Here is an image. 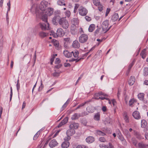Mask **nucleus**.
<instances>
[{"instance_id":"6e6552de","label":"nucleus","mask_w":148,"mask_h":148,"mask_svg":"<svg viewBox=\"0 0 148 148\" xmlns=\"http://www.w3.org/2000/svg\"><path fill=\"white\" fill-rule=\"evenodd\" d=\"M88 39V36L85 34H82L79 37V41L81 43H84L86 42Z\"/></svg>"},{"instance_id":"c03bdc74","label":"nucleus","mask_w":148,"mask_h":148,"mask_svg":"<svg viewBox=\"0 0 148 148\" xmlns=\"http://www.w3.org/2000/svg\"><path fill=\"white\" fill-rule=\"evenodd\" d=\"M135 62V60H134L129 65L128 68V71H129L131 69L132 67L134 65V63Z\"/></svg>"},{"instance_id":"bb28decb","label":"nucleus","mask_w":148,"mask_h":148,"mask_svg":"<svg viewBox=\"0 0 148 148\" xmlns=\"http://www.w3.org/2000/svg\"><path fill=\"white\" fill-rule=\"evenodd\" d=\"M140 55L141 56L142 58L144 59L146 56V49H143L140 53Z\"/></svg>"},{"instance_id":"cd10ccee","label":"nucleus","mask_w":148,"mask_h":148,"mask_svg":"<svg viewBox=\"0 0 148 148\" xmlns=\"http://www.w3.org/2000/svg\"><path fill=\"white\" fill-rule=\"evenodd\" d=\"M118 18V14L117 13H115L112 16L111 19L113 21H115L117 20Z\"/></svg>"},{"instance_id":"72a5a7b5","label":"nucleus","mask_w":148,"mask_h":148,"mask_svg":"<svg viewBox=\"0 0 148 148\" xmlns=\"http://www.w3.org/2000/svg\"><path fill=\"white\" fill-rule=\"evenodd\" d=\"M73 54L74 57L75 58H78L79 52L78 51L75 50L73 51H72L71 52Z\"/></svg>"},{"instance_id":"a878e982","label":"nucleus","mask_w":148,"mask_h":148,"mask_svg":"<svg viewBox=\"0 0 148 148\" xmlns=\"http://www.w3.org/2000/svg\"><path fill=\"white\" fill-rule=\"evenodd\" d=\"M130 141L129 142H131L132 143H133V144L136 147V146L137 145V141L136 139V138L134 137H132L130 139Z\"/></svg>"},{"instance_id":"c85d7f7f","label":"nucleus","mask_w":148,"mask_h":148,"mask_svg":"<svg viewBox=\"0 0 148 148\" xmlns=\"http://www.w3.org/2000/svg\"><path fill=\"white\" fill-rule=\"evenodd\" d=\"M48 34L47 33L43 32H40L39 33V36L42 38H44L47 36Z\"/></svg>"},{"instance_id":"4c0bfd02","label":"nucleus","mask_w":148,"mask_h":148,"mask_svg":"<svg viewBox=\"0 0 148 148\" xmlns=\"http://www.w3.org/2000/svg\"><path fill=\"white\" fill-rule=\"evenodd\" d=\"M124 119L126 122L128 123L129 122V118L128 116L127 115L126 113H124Z\"/></svg>"},{"instance_id":"de8ad7c7","label":"nucleus","mask_w":148,"mask_h":148,"mask_svg":"<svg viewBox=\"0 0 148 148\" xmlns=\"http://www.w3.org/2000/svg\"><path fill=\"white\" fill-rule=\"evenodd\" d=\"M68 117H66L64 118L62 121V123L63 124H65L68 121Z\"/></svg>"},{"instance_id":"9b49d317","label":"nucleus","mask_w":148,"mask_h":148,"mask_svg":"<svg viewBox=\"0 0 148 148\" xmlns=\"http://www.w3.org/2000/svg\"><path fill=\"white\" fill-rule=\"evenodd\" d=\"M144 96L145 94L143 93H140L138 95V98L139 100L146 103H147V101L144 99Z\"/></svg>"},{"instance_id":"f3484780","label":"nucleus","mask_w":148,"mask_h":148,"mask_svg":"<svg viewBox=\"0 0 148 148\" xmlns=\"http://www.w3.org/2000/svg\"><path fill=\"white\" fill-rule=\"evenodd\" d=\"M78 123H73L70 124L69 127V128H71L75 130L77 129L78 127Z\"/></svg>"},{"instance_id":"ddd939ff","label":"nucleus","mask_w":148,"mask_h":148,"mask_svg":"<svg viewBox=\"0 0 148 148\" xmlns=\"http://www.w3.org/2000/svg\"><path fill=\"white\" fill-rule=\"evenodd\" d=\"M132 116L136 119H139L141 118L139 112L137 111H135L133 112Z\"/></svg>"},{"instance_id":"13d9d810","label":"nucleus","mask_w":148,"mask_h":148,"mask_svg":"<svg viewBox=\"0 0 148 148\" xmlns=\"http://www.w3.org/2000/svg\"><path fill=\"white\" fill-rule=\"evenodd\" d=\"M99 140L101 142H104L106 141L105 138L103 137H101L99 138Z\"/></svg>"},{"instance_id":"c9c22d12","label":"nucleus","mask_w":148,"mask_h":148,"mask_svg":"<svg viewBox=\"0 0 148 148\" xmlns=\"http://www.w3.org/2000/svg\"><path fill=\"white\" fill-rule=\"evenodd\" d=\"M58 4V5H65L66 4L64 3V0H59L57 2Z\"/></svg>"},{"instance_id":"f704fd0d","label":"nucleus","mask_w":148,"mask_h":148,"mask_svg":"<svg viewBox=\"0 0 148 148\" xmlns=\"http://www.w3.org/2000/svg\"><path fill=\"white\" fill-rule=\"evenodd\" d=\"M72 23L73 25H77L78 23V20L77 18H73L71 20Z\"/></svg>"},{"instance_id":"2eb2a0df","label":"nucleus","mask_w":148,"mask_h":148,"mask_svg":"<svg viewBox=\"0 0 148 148\" xmlns=\"http://www.w3.org/2000/svg\"><path fill=\"white\" fill-rule=\"evenodd\" d=\"M45 12V11L44 12L43 11V13H42V15L40 16L39 17L37 16L36 15V16L38 18H40L42 16L41 19L42 21L45 23L47 22V15L46 14H44Z\"/></svg>"},{"instance_id":"f03ea898","label":"nucleus","mask_w":148,"mask_h":148,"mask_svg":"<svg viewBox=\"0 0 148 148\" xmlns=\"http://www.w3.org/2000/svg\"><path fill=\"white\" fill-rule=\"evenodd\" d=\"M59 24L64 29H67L69 25L68 21L64 18L61 20Z\"/></svg>"},{"instance_id":"f8f14e48","label":"nucleus","mask_w":148,"mask_h":148,"mask_svg":"<svg viewBox=\"0 0 148 148\" xmlns=\"http://www.w3.org/2000/svg\"><path fill=\"white\" fill-rule=\"evenodd\" d=\"M27 33L29 37L30 38L33 37L34 33V29L32 28H29L27 29Z\"/></svg>"},{"instance_id":"1a4fd4ad","label":"nucleus","mask_w":148,"mask_h":148,"mask_svg":"<svg viewBox=\"0 0 148 148\" xmlns=\"http://www.w3.org/2000/svg\"><path fill=\"white\" fill-rule=\"evenodd\" d=\"M62 19V18H61L59 15H55L53 18V23L54 25H57L58 24V23H60V21Z\"/></svg>"},{"instance_id":"3c124183","label":"nucleus","mask_w":148,"mask_h":148,"mask_svg":"<svg viewBox=\"0 0 148 148\" xmlns=\"http://www.w3.org/2000/svg\"><path fill=\"white\" fill-rule=\"evenodd\" d=\"M79 4H75L74 7V12L75 13L78 8L79 9Z\"/></svg>"},{"instance_id":"0eeeda50","label":"nucleus","mask_w":148,"mask_h":148,"mask_svg":"<svg viewBox=\"0 0 148 148\" xmlns=\"http://www.w3.org/2000/svg\"><path fill=\"white\" fill-rule=\"evenodd\" d=\"M39 25L42 30H48L49 29V24L48 22L40 23Z\"/></svg>"},{"instance_id":"4d7b16f0","label":"nucleus","mask_w":148,"mask_h":148,"mask_svg":"<svg viewBox=\"0 0 148 148\" xmlns=\"http://www.w3.org/2000/svg\"><path fill=\"white\" fill-rule=\"evenodd\" d=\"M98 9L99 11L100 12L102 11V10L103 9V6L102 5H101L100 4L99 5H98Z\"/></svg>"},{"instance_id":"7ed1b4c3","label":"nucleus","mask_w":148,"mask_h":148,"mask_svg":"<svg viewBox=\"0 0 148 148\" xmlns=\"http://www.w3.org/2000/svg\"><path fill=\"white\" fill-rule=\"evenodd\" d=\"M88 12V10L85 8L79 5L78 13L80 15L82 16H86Z\"/></svg>"},{"instance_id":"0e129e2a","label":"nucleus","mask_w":148,"mask_h":148,"mask_svg":"<svg viewBox=\"0 0 148 148\" xmlns=\"http://www.w3.org/2000/svg\"><path fill=\"white\" fill-rule=\"evenodd\" d=\"M61 12L60 10H56L55 12V14L56 15H59L60 14Z\"/></svg>"},{"instance_id":"052dcab7","label":"nucleus","mask_w":148,"mask_h":148,"mask_svg":"<svg viewBox=\"0 0 148 148\" xmlns=\"http://www.w3.org/2000/svg\"><path fill=\"white\" fill-rule=\"evenodd\" d=\"M56 34V33L54 31H51V32L50 35L53 36L55 38H57V37H55V36Z\"/></svg>"},{"instance_id":"49530a36","label":"nucleus","mask_w":148,"mask_h":148,"mask_svg":"<svg viewBox=\"0 0 148 148\" xmlns=\"http://www.w3.org/2000/svg\"><path fill=\"white\" fill-rule=\"evenodd\" d=\"M96 133L97 134L100 136H104L105 135V134L103 132L99 130H97Z\"/></svg>"},{"instance_id":"20e7f679","label":"nucleus","mask_w":148,"mask_h":148,"mask_svg":"<svg viewBox=\"0 0 148 148\" xmlns=\"http://www.w3.org/2000/svg\"><path fill=\"white\" fill-rule=\"evenodd\" d=\"M109 24V21L108 20H106L104 21L102 23L101 25L102 27V28L103 30V31H105L104 33L106 32L110 28L111 26L108 28Z\"/></svg>"},{"instance_id":"ea45409f","label":"nucleus","mask_w":148,"mask_h":148,"mask_svg":"<svg viewBox=\"0 0 148 148\" xmlns=\"http://www.w3.org/2000/svg\"><path fill=\"white\" fill-rule=\"evenodd\" d=\"M69 101L70 100L69 99L67 100L64 103V104L62 106V110H64V109L66 107L67 105L69 103Z\"/></svg>"},{"instance_id":"338daca9","label":"nucleus","mask_w":148,"mask_h":148,"mask_svg":"<svg viewBox=\"0 0 148 148\" xmlns=\"http://www.w3.org/2000/svg\"><path fill=\"white\" fill-rule=\"evenodd\" d=\"M55 62L56 64H58L60 63V59L58 58H56Z\"/></svg>"},{"instance_id":"680f3d73","label":"nucleus","mask_w":148,"mask_h":148,"mask_svg":"<svg viewBox=\"0 0 148 148\" xmlns=\"http://www.w3.org/2000/svg\"><path fill=\"white\" fill-rule=\"evenodd\" d=\"M43 87V85L42 83V81H41V85L40 86L39 88V90H41L42 88Z\"/></svg>"},{"instance_id":"79ce46f5","label":"nucleus","mask_w":148,"mask_h":148,"mask_svg":"<svg viewBox=\"0 0 148 148\" xmlns=\"http://www.w3.org/2000/svg\"><path fill=\"white\" fill-rule=\"evenodd\" d=\"M82 59V58H79V59H78V58H77L76 59H75L74 58L71 59H69V62H73L74 61H75V62H77L80 61V60H81Z\"/></svg>"},{"instance_id":"b1692460","label":"nucleus","mask_w":148,"mask_h":148,"mask_svg":"<svg viewBox=\"0 0 148 148\" xmlns=\"http://www.w3.org/2000/svg\"><path fill=\"white\" fill-rule=\"evenodd\" d=\"M134 135L136 136L137 139L139 140H141L144 138L143 136H142L141 134H140L139 132L134 131Z\"/></svg>"},{"instance_id":"774afa93","label":"nucleus","mask_w":148,"mask_h":148,"mask_svg":"<svg viewBox=\"0 0 148 148\" xmlns=\"http://www.w3.org/2000/svg\"><path fill=\"white\" fill-rule=\"evenodd\" d=\"M85 18L86 20L88 21H89L91 20V18L88 16H86Z\"/></svg>"},{"instance_id":"6e6d98bb","label":"nucleus","mask_w":148,"mask_h":148,"mask_svg":"<svg viewBox=\"0 0 148 148\" xmlns=\"http://www.w3.org/2000/svg\"><path fill=\"white\" fill-rule=\"evenodd\" d=\"M12 87H10V101L12 99Z\"/></svg>"},{"instance_id":"603ef678","label":"nucleus","mask_w":148,"mask_h":148,"mask_svg":"<svg viewBox=\"0 0 148 148\" xmlns=\"http://www.w3.org/2000/svg\"><path fill=\"white\" fill-rule=\"evenodd\" d=\"M76 148H88V147L84 145H78L77 146Z\"/></svg>"},{"instance_id":"9d476101","label":"nucleus","mask_w":148,"mask_h":148,"mask_svg":"<svg viewBox=\"0 0 148 148\" xmlns=\"http://www.w3.org/2000/svg\"><path fill=\"white\" fill-rule=\"evenodd\" d=\"M65 34V32L63 29L61 28H58L56 32V34L55 36V37H61L63 36Z\"/></svg>"},{"instance_id":"423d86ee","label":"nucleus","mask_w":148,"mask_h":148,"mask_svg":"<svg viewBox=\"0 0 148 148\" xmlns=\"http://www.w3.org/2000/svg\"><path fill=\"white\" fill-rule=\"evenodd\" d=\"M123 132L127 141L130 142V139L132 138V135L129 131L126 129H124L123 130Z\"/></svg>"},{"instance_id":"58836bf2","label":"nucleus","mask_w":148,"mask_h":148,"mask_svg":"<svg viewBox=\"0 0 148 148\" xmlns=\"http://www.w3.org/2000/svg\"><path fill=\"white\" fill-rule=\"evenodd\" d=\"M69 101L70 100L69 99L67 100L64 103V104L62 106V110H64V109L66 107L67 105L69 103Z\"/></svg>"},{"instance_id":"a211bd4d","label":"nucleus","mask_w":148,"mask_h":148,"mask_svg":"<svg viewBox=\"0 0 148 148\" xmlns=\"http://www.w3.org/2000/svg\"><path fill=\"white\" fill-rule=\"evenodd\" d=\"M75 133V130L71 128H70L66 131L67 135H69V136H72Z\"/></svg>"},{"instance_id":"7c9ffc66","label":"nucleus","mask_w":148,"mask_h":148,"mask_svg":"<svg viewBox=\"0 0 148 148\" xmlns=\"http://www.w3.org/2000/svg\"><path fill=\"white\" fill-rule=\"evenodd\" d=\"M86 110L90 113H92L94 112V110L93 107L91 106H89L86 108Z\"/></svg>"},{"instance_id":"a19ab883","label":"nucleus","mask_w":148,"mask_h":148,"mask_svg":"<svg viewBox=\"0 0 148 148\" xmlns=\"http://www.w3.org/2000/svg\"><path fill=\"white\" fill-rule=\"evenodd\" d=\"M93 3L96 6L99 5L100 4L99 0H93Z\"/></svg>"},{"instance_id":"c756f323","label":"nucleus","mask_w":148,"mask_h":148,"mask_svg":"<svg viewBox=\"0 0 148 148\" xmlns=\"http://www.w3.org/2000/svg\"><path fill=\"white\" fill-rule=\"evenodd\" d=\"M63 54L67 58L71 57L72 56L71 53L67 51H63Z\"/></svg>"},{"instance_id":"473e14b6","label":"nucleus","mask_w":148,"mask_h":148,"mask_svg":"<svg viewBox=\"0 0 148 148\" xmlns=\"http://www.w3.org/2000/svg\"><path fill=\"white\" fill-rule=\"evenodd\" d=\"M147 125V122L145 120H142L141 121V127L143 128H145Z\"/></svg>"},{"instance_id":"dca6fc26","label":"nucleus","mask_w":148,"mask_h":148,"mask_svg":"<svg viewBox=\"0 0 148 148\" xmlns=\"http://www.w3.org/2000/svg\"><path fill=\"white\" fill-rule=\"evenodd\" d=\"M58 143L55 139L51 140L49 143V146L50 147L53 148L56 146Z\"/></svg>"},{"instance_id":"5fc2aeb1","label":"nucleus","mask_w":148,"mask_h":148,"mask_svg":"<svg viewBox=\"0 0 148 148\" xmlns=\"http://www.w3.org/2000/svg\"><path fill=\"white\" fill-rule=\"evenodd\" d=\"M99 147L100 148H108V146L103 144H100L99 145Z\"/></svg>"},{"instance_id":"e2e57ef3","label":"nucleus","mask_w":148,"mask_h":148,"mask_svg":"<svg viewBox=\"0 0 148 148\" xmlns=\"http://www.w3.org/2000/svg\"><path fill=\"white\" fill-rule=\"evenodd\" d=\"M110 8H107V10H106V14H105V16H107L108 14L109 13L110 11Z\"/></svg>"},{"instance_id":"8fccbe9b","label":"nucleus","mask_w":148,"mask_h":148,"mask_svg":"<svg viewBox=\"0 0 148 148\" xmlns=\"http://www.w3.org/2000/svg\"><path fill=\"white\" fill-rule=\"evenodd\" d=\"M76 27L75 25H73L71 26V32L72 33H73L74 32V31L75 30Z\"/></svg>"},{"instance_id":"4be33fe9","label":"nucleus","mask_w":148,"mask_h":148,"mask_svg":"<svg viewBox=\"0 0 148 148\" xmlns=\"http://www.w3.org/2000/svg\"><path fill=\"white\" fill-rule=\"evenodd\" d=\"M135 80V78L134 76H132L130 78L128 81V84L130 85H133L134 83Z\"/></svg>"},{"instance_id":"69168bd1","label":"nucleus","mask_w":148,"mask_h":148,"mask_svg":"<svg viewBox=\"0 0 148 148\" xmlns=\"http://www.w3.org/2000/svg\"><path fill=\"white\" fill-rule=\"evenodd\" d=\"M67 135V137H65L64 138V140H67V141H68V140H69L71 139V138L70 137V136H69V135Z\"/></svg>"},{"instance_id":"e433bc0d","label":"nucleus","mask_w":148,"mask_h":148,"mask_svg":"<svg viewBox=\"0 0 148 148\" xmlns=\"http://www.w3.org/2000/svg\"><path fill=\"white\" fill-rule=\"evenodd\" d=\"M135 100L134 99H130L129 102V105L130 106L132 107L133 106V104L135 102Z\"/></svg>"},{"instance_id":"864d4df0","label":"nucleus","mask_w":148,"mask_h":148,"mask_svg":"<svg viewBox=\"0 0 148 148\" xmlns=\"http://www.w3.org/2000/svg\"><path fill=\"white\" fill-rule=\"evenodd\" d=\"M60 73L55 72L52 74V75L54 77H58L60 75Z\"/></svg>"},{"instance_id":"412c9836","label":"nucleus","mask_w":148,"mask_h":148,"mask_svg":"<svg viewBox=\"0 0 148 148\" xmlns=\"http://www.w3.org/2000/svg\"><path fill=\"white\" fill-rule=\"evenodd\" d=\"M86 141L88 143H91L93 142L94 140V138L92 136H89L86 139Z\"/></svg>"},{"instance_id":"a18cd8bd","label":"nucleus","mask_w":148,"mask_h":148,"mask_svg":"<svg viewBox=\"0 0 148 148\" xmlns=\"http://www.w3.org/2000/svg\"><path fill=\"white\" fill-rule=\"evenodd\" d=\"M40 134V131H38L37 133L35 134L33 137V139L34 140H36L38 137L39 135Z\"/></svg>"},{"instance_id":"aec40b11","label":"nucleus","mask_w":148,"mask_h":148,"mask_svg":"<svg viewBox=\"0 0 148 148\" xmlns=\"http://www.w3.org/2000/svg\"><path fill=\"white\" fill-rule=\"evenodd\" d=\"M53 12V9L52 8H48L47 10L45 12L48 16H50L52 14Z\"/></svg>"},{"instance_id":"6ab92c4d","label":"nucleus","mask_w":148,"mask_h":148,"mask_svg":"<svg viewBox=\"0 0 148 148\" xmlns=\"http://www.w3.org/2000/svg\"><path fill=\"white\" fill-rule=\"evenodd\" d=\"M73 47L75 48H78L80 47V44L78 41L75 40L72 44Z\"/></svg>"},{"instance_id":"bf43d9fd","label":"nucleus","mask_w":148,"mask_h":148,"mask_svg":"<svg viewBox=\"0 0 148 148\" xmlns=\"http://www.w3.org/2000/svg\"><path fill=\"white\" fill-rule=\"evenodd\" d=\"M86 103V102L84 103H82L81 104H80L79 105L78 107L76 108V110H77V109H79L81 107H82V106H83Z\"/></svg>"},{"instance_id":"39448f33","label":"nucleus","mask_w":148,"mask_h":148,"mask_svg":"<svg viewBox=\"0 0 148 148\" xmlns=\"http://www.w3.org/2000/svg\"><path fill=\"white\" fill-rule=\"evenodd\" d=\"M117 134L118 135V138L121 141L122 143L125 145H127V141L119 130L117 131Z\"/></svg>"},{"instance_id":"37998d69","label":"nucleus","mask_w":148,"mask_h":148,"mask_svg":"<svg viewBox=\"0 0 148 148\" xmlns=\"http://www.w3.org/2000/svg\"><path fill=\"white\" fill-rule=\"evenodd\" d=\"M94 118L95 120H99L100 119V114L99 113L96 114L94 116Z\"/></svg>"},{"instance_id":"393cba45","label":"nucleus","mask_w":148,"mask_h":148,"mask_svg":"<svg viewBox=\"0 0 148 148\" xmlns=\"http://www.w3.org/2000/svg\"><path fill=\"white\" fill-rule=\"evenodd\" d=\"M70 145L69 142L68 141H65L63 142L61 145L62 148H67Z\"/></svg>"},{"instance_id":"2f4dec72","label":"nucleus","mask_w":148,"mask_h":148,"mask_svg":"<svg viewBox=\"0 0 148 148\" xmlns=\"http://www.w3.org/2000/svg\"><path fill=\"white\" fill-rule=\"evenodd\" d=\"M95 29V25L94 24H91L88 28V30L89 32H92Z\"/></svg>"},{"instance_id":"5701e85b","label":"nucleus","mask_w":148,"mask_h":148,"mask_svg":"<svg viewBox=\"0 0 148 148\" xmlns=\"http://www.w3.org/2000/svg\"><path fill=\"white\" fill-rule=\"evenodd\" d=\"M81 116L79 113H75L72 116L71 119L72 120H76L78 119Z\"/></svg>"},{"instance_id":"09e8293b","label":"nucleus","mask_w":148,"mask_h":148,"mask_svg":"<svg viewBox=\"0 0 148 148\" xmlns=\"http://www.w3.org/2000/svg\"><path fill=\"white\" fill-rule=\"evenodd\" d=\"M65 14L66 16L67 17H69L70 16L71 12L69 10H67L65 12Z\"/></svg>"},{"instance_id":"f257e3e1","label":"nucleus","mask_w":148,"mask_h":148,"mask_svg":"<svg viewBox=\"0 0 148 148\" xmlns=\"http://www.w3.org/2000/svg\"><path fill=\"white\" fill-rule=\"evenodd\" d=\"M48 5V2L46 1H42L39 5L36 4H33L31 9V11L34 14H36V15L39 17L42 14L43 11L46 10V7Z\"/></svg>"},{"instance_id":"4468645a","label":"nucleus","mask_w":148,"mask_h":148,"mask_svg":"<svg viewBox=\"0 0 148 148\" xmlns=\"http://www.w3.org/2000/svg\"><path fill=\"white\" fill-rule=\"evenodd\" d=\"M136 147L137 148H147L148 147V145L141 142L139 143Z\"/></svg>"}]
</instances>
